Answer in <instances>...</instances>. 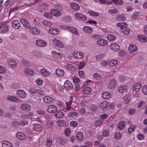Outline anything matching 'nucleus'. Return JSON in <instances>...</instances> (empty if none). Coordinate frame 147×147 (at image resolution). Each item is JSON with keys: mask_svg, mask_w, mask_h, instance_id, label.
<instances>
[{"mask_svg": "<svg viewBox=\"0 0 147 147\" xmlns=\"http://www.w3.org/2000/svg\"><path fill=\"white\" fill-rule=\"evenodd\" d=\"M92 91V88L89 87H86L82 90V92L84 94H89Z\"/></svg>", "mask_w": 147, "mask_h": 147, "instance_id": "36", "label": "nucleus"}, {"mask_svg": "<svg viewBox=\"0 0 147 147\" xmlns=\"http://www.w3.org/2000/svg\"><path fill=\"white\" fill-rule=\"evenodd\" d=\"M136 129V126L134 125H131L128 129V132L129 134L131 133L132 132L134 131Z\"/></svg>", "mask_w": 147, "mask_h": 147, "instance_id": "46", "label": "nucleus"}, {"mask_svg": "<svg viewBox=\"0 0 147 147\" xmlns=\"http://www.w3.org/2000/svg\"><path fill=\"white\" fill-rule=\"evenodd\" d=\"M76 17L78 19L83 20H85L86 19V17L83 14L77 13L75 14Z\"/></svg>", "mask_w": 147, "mask_h": 147, "instance_id": "14", "label": "nucleus"}, {"mask_svg": "<svg viewBox=\"0 0 147 147\" xmlns=\"http://www.w3.org/2000/svg\"><path fill=\"white\" fill-rule=\"evenodd\" d=\"M122 136L120 132H117L115 135V138L116 139H120Z\"/></svg>", "mask_w": 147, "mask_h": 147, "instance_id": "59", "label": "nucleus"}, {"mask_svg": "<svg viewBox=\"0 0 147 147\" xmlns=\"http://www.w3.org/2000/svg\"><path fill=\"white\" fill-rule=\"evenodd\" d=\"M88 13L90 15L95 17L98 16V13L96 12H94L92 11H88Z\"/></svg>", "mask_w": 147, "mask_h": 147, "instance_id": "55", "label": "nucleus"}, {"mask_svg": "<svg viewBox=\"0 0 147 147\" xmlns=\"http://www.w3.org/2000/svg\"><path fill=\"white\" fill-rule=\"evenodd\" d=\"M31 108L30 105L28 104H23L21 106V109L24 111H29L30 109Z\"/></svg>", "mask_w": 147, "mask_h": 147, "instance_id": "8", "label": "nucleus"}, {"mask_svg": "<svg viewBox=\"0 0 147 147\" xmlns=\"http://www.w3.org/2000/svg\"><path fill=\"white\" fill-rule=\"evenodd\" d=\"M16 135L18 138L21 140H24L26 137L25 134L24 133L21 132L17 133Z\"/></svg>", "mask_w": 147, "mask_h": 147, "instance_id": "20", "label": "nucleus"}, {"mask_svg": "<svg viewBox=\"0 0 147 147\" xmlns=\"http://www.w3.org/2000/svg\"><path fill=\"white\" fill-rule=\"evenodd\" d=\"M109 105V103L107 101H104L100 105V107L102 109H106Z\"/></svg>", "mask_w": 147, "mask_h": 147, "instance_id": "19", "label": "nucleus"}, {"mask_svg": "<svg viewBox=\"0 0 147 147\" xmlns=\"http://www.w3.org/2000/svg\"><path fill=\"white\" fill-rule=\"evenodd\" d=\"M142 87L141 83H138L135 84L133 88V90L136 92L138 91Z\"/></svg>", "mask_w": 147, "mask_h": 147, "instance_id": "23", "label": "nucleus"}, {"mask_svg": "<svg viewBox=\"0 0 147 147\" xmlns=\"http://www.w3.org/2000/svg\"><path fill=\"white\" fill-rule=\"evenodd\" d=\"M2 147H13L12 144L10 142L7 141H4L2 143Z\"/></svg>", "mask_w": 147, "mask_h": 147, "instance_id": "21", "label": "nucleus"}, {"mask_svg": "<svg viewBox=\"0 0 147 147\" xmlns=\"http://www.w3.org/2000/svg\"><path fill=\"white\" fill-rule=\"evenodd\" d=\"M66 69L69 71H74L76 69L75 67L72 64L67 63L66 65Z\"/></svg>", "mask_w": 147, "mask_h": 147, "instance_id": "25", "label": "nucleus"}, {"mask_svg": "<svg viewBox=\"0 0 147 147\" xmlns=\"http://www.w3.org/2000/svg\"><path fill=\"white\" fill-rule=\"evenodd\" d=\"M113 2L116 5H120L123 3L122 0H113Z\"/></svg>", "mask_w": 147, "mask_h": 147, "instance_id": "48", "label": "nucleus"}, {"mask_svg": "<svg viewBox=\"0 0 147 147\" xmlns=\"http://www.w3.org/2000/svg\"><path fill=\"white\" fill-rule=\"evenodd\" d=\"M117 26L121 28L122 32L124 34L127 35L129 34L130 30L127 26L126 23H119L117 24Z\"/></svg>", "mask_w": 147, "mask_h": 147, "instance_id": "1", "label": "nucleus"}, {"mask_svg": "<svg viewBox=\"0 0 147 147\" xmlns=\"http://www.w3.org/2000/svg\"><path fill=\"white\" fill-rule=\"evenodd\" d=\"M13 27L15 29H19L20 27V22L17 20H13L12 22Z\"/></svg>", "mask_w": 147, "mask_h": 147, "instance_id": "7", "label": "nucleus"}, {"mask_svg": "<svg viewBox=\"0 0 147 147\" xmlns=\"http://www.w3.org/2000/svg\"><path fill=\"white\" fill-rule=\"evenodd\" d=\"M110 48L114 51H117L119 49V46L116 43H113L110 45Z\"/></svg>", "mask_w": 147, "mask_h": 147, "instance_id": "12", "label": "nucleus"}, {"mask_svg": "<svg viewBox=\"0 0 147 147\" xmlns=\"http://www.w3.org/2000/svg\"><path fill=\"white\" fill-rule=\"evenodd\" d=\"M125 126V122L121 121L119 122L118 125V128L120 130L123 129Z\"/></svg>", "mask_w": 147, "mask_h": 147, "instance_id": "42", "label": "nucleus"}, {"mask_svg": "<svg viewBox=\"0 0 147 147\" xmlns=\"http://www.w3.org/2000/svg\"><path fill=\"white\" fill-rule=\"evenodd\" d=\"M105 56V54L104 53H100L99 55H96V58L97 60L99 61L103 59Z\"/></svg>", "mask_w": 147, "mask_h": 147, "instance_id": "52", "label": "nucleus"}, {"mask_svg": "<svg viewBox=\"0 0 147 147\" xmlns=\"http://www.w3.org/2000/svg\"><path fill=\"white\" fill-rule=\"evenodd\" d=\"M122 98L125 104L128 103L130 101V97L128 94L124 96Z\"/></svg>", "mask_w": 147, "mask_h": 147, "instance_id": "38", "label": "nucleus"}, {"mask_svg": "<svg viewBox=\"0 0 147 147\" xmlns=\"http://www.w3.org/2000/svg\"><path fill=\"white\" fill-rule=\"evenodd\" d=\"M40 72L41 74L45 76H49L50 75V72L45 68L42 69L40 70Z\"/></svg>", "mask_w": 147, "mask_h": 147, "instance_id": "35", "label": "nucleus"}, {"mask_svg": "<svg viewBox=\"0 0 147 147\" xmlns=\"http://www.w3.org/2000/svg\"><path fill=\"white\" fill-rule=\"evenodd\" d=\"M76 137L77 139L80 141H82L84 139L83 134L81 132H78L76 135Z\"/></svg>", "mask_w": 147, "mask_h": 147, "instance_id": "33", "label": "nucleus"}, {"mask_svg": "<svg viewBox=\"0 0 147 147\" xmlns=\"http://www.w3.org/2000/svg\"><path fill=\"white\" fill-rule=\"evenodd\" d=\"M42 24L44 25L47 27H50L51 25V23L49 21L47 20H44L42 22Z\"/></svg>", "mask_w": 147, "mask_h": 147, "instance_id": "45", "label": "nucleus"}, {"mask_svg": "<svg viewBox=\"0 0 147 147\" xmlns=\"http://www.w3.org/2000/svg\"><path fill=\"white\" fill-rule=\"evenodd\" d=\"M51 13L54 16H58L61 14V12L56 9H53L51 11Z\"/></svg>", "mask_w": 147, "mask_h": 147, "instance_id": "27", "label": "nucleus"}, {"mask_svg": "<svg viewBox=\"0 0 147 147\" xmlns=\"http://www.w3.org/2000/svg\"><path fill=\"white\" fill-rule=\"evenodd\" d=\"M44 102L48 104L51 103L53 100V98L51 97L47 96L44 97L43 98Z\"/></svg>", "mask_w": 147, "mask_h": 147, "instance_id": "11", "label": "nucleus"}, {"mask_svg": "<svg viewBox=\"0 0 147 147\" xmlns=\"http://www.w3.org/2000/svg\"><path fill=\"white\" fill-rule=\"evenodd\" d=\"M64 86L67 90H72L73 87L71 83L68 80H66L64 84Z\"/></svg>", "mask_w": 147, "mask_h": 147, "instance_id": "5", "label": "nucleus"}, {"mask_svg": "<svg viewBox=\"0 0 147 147\" xmlns=\"http://www.w3.org/2000/svg\"><path fill=\"white\" fill-rule=\"evenodd\" d=\"M42 129L41 125L39 124H34L33 127V129L36 131H39Z\"/></svg>", "mask_w": 147, "mask_h": 147, "instance_id": "34", "label": "nucleus"}, {"mask_svg": "<svg viewBox=\"0 0 147 147\" xmlns=\"http://www.w3.org/2000/svg\"><path fill=\"white\" fill-rule=\"evenodd\" d=\"M57 108L55 106L53 105H50L47 108V111L49 113H54L57 111Z\"/></svg>", "mask_w": 147, "mask_h": 147, "instance_id": "4", "label": "nucleus"}, {"mask_svg": "<svg viewBox=\"0 0 147 147\" xmlns=\"http://www.w3.org/2000/svg\"><path fill=\"white\" fill-rule=\"evenodd\" d=\"M33 53L37 57H40L41 55V54L40 51L38 50H35L33 51Z\"/></svg>", "mask_w": 147, "mask_h": 147, "instance_id": "51", "label": "nucleus"}, {"mask_svg": "<svg viewBox=\"0 0 147 147\" xmlns=\"http://www.w3.org/2000/svg\"><path fill=\"white\" fill-rule=\"evenodd\" d=\"M71 19V18L70 16H67L63 18V20L64 22H68L70 21Z\"/></svg>", "mask_w": 147, "mask_h": 147, "instance_id": "54", "label": "nucleus"}, {"mask_svg": "<svg viewBox=\"0 0 147 147\" xmlns=\"http://www.w3.org/2000/svg\"><path fill=\"white\" fill-rule=\"evenodd\" d=\"M71 7L75 10L77 11L79 9V5L76 3H71L70 5Z\"/></svg>", "mask_w": 147, "mask_h": 147, "instance_id": "39", "label": "nucleus"}, {"mask_svg": "<svg viewBox=\"0 0 147 147\" xmlns=\"http://www.w3.org/2000/svg\"><path fill=\"white\" fill-rule=\"evenodd\" d=\"M107 38L110 41H113L116 39V37L113 34H109L108 35Z\"/></svg>", "mask_w": 147, "mask_h": 147, "instance_id": "49", "label": "nucleus"}, {"mask_svg": "<svg viewBox=\"0 0 147 147\" xmlns=\"http://www.w3.org/2000/svg\"><path fill=\"white\" fill-rule=\"evenodd\" d=\"M6 21L0 23V32L2 33L7 32L9 30Z\"/></svg>", "mask_w": 147, "mask_h": 147, "instance_id": "2", "label": "nucleus"}, {"mask_svg": "<svg viewBox=\"0 0 147 147\" xmlns=\"http://www.w3.org/2000/svg\"><path fill=\"white\" fill-rule=\"evenodd\" d=\"M129 51L130 52L133 53L136 51L137 50V48L135 45L131 44L128 48Z\"/></svg>", "mask_w": 147, "mask_h": 147, "instance_id": "24", "label": "nucleus"}, {"mask_svg": "<svg viewBox=\"0 0 147 147\" xmlns=\"http://www.w3.org/2000/svg\"><path fill=\"white\" fill-rule=\"evenodd\" d=\"M97 43L99 46H104L107 44L108 42L103 39H100L98 40Z\"/></svg>", "mask_w": 147, "mask_h": 147, "instance_id": "10", "label": "nucleus"}, {"mask_svg": "<svg viewBox=\"0 0 147 147\" xmlns=\"http://www.w3.org/2000/svg\"><path fill=\"white\" fill-rule=\"evenodd\" d=\"M8 63L9 66L11 67L14 68L16 67V66L17 63L13 59H9L8 60Z\"/></svg>", "mask_w": 147, "mask_h": 147, "instance_id": "22", "label": "nucleus"}, {"mask_svg": "<svg viewBox=\"0 0 147 147\" xmlns=\"http://www.w3.org/2000/svg\"><path fill=\"white\" fill-rule=\"evenodd\" d=\"M65 28L72 33L75 34L76 35H77L78 34V31L74 27L67 26L66 27L65 26Z\"/></svg>", "mask_w": 147, "mask_h": 147, "instance_id": "15", "label": "nucleus"}, {"mask_svg": "<svg viewBox=\"0 0 147 147\" xmlns=\"http://www.w3.org/2000/svg\"><path fill=\"white\" fill-rule=\"evenodd\" d=\"M64 116L63 113L62 112H59L57 114L55 115V117L60 118Z\"/></svg>", "mask_w": 147, "mask_h": 147, "instance_id": "50", "label": "nucleus"}, {"mask_svg": "<svg viewBox=\"0 0 147 147\" xmlns=\"http://www.w3.org/2000/svg\"><path fill=\"white\" fill-rule=\"evenodd\" d=\"M116 82L115 80L114 79H112L110 82L109 85L108 87L111 89L114 88L116 86Z\"/></svg>", "mask_w": 147, "mask_h": 147, "instance_id": "17", "label": "nucleus"}, {"mask_svg": "<svg viewBox=\"0 0 147 147\" xmlns=\"http://www.w3.org/2000/svg\"><path fill=\"white\" fill-rule=\"evenodd\" d=\"M7 99L10 101L16 102H18L19 100V98L14 96H9L7 97Z\"/></svg>", "mask_w": 147, "mask_h": 147, "instance_id": "29", "label": "nucleus"}, {"mask_svg": "<svg viewBox=\"0 0 147 147\" xmlns=\"http://www.w3.org/2000/svg\"><path fill=\"white\" fill-rule=\"evenodd\" d=\"M31 32L33 34H38L40 32L39 30L35 27H32L31 28Z\"/></svg>", "mask_w": 147, "mask_h": 147, "instance_id": "44", "label": "nucleus"}, {"mask_svg": "<svg viewBox=\"0 0 147 147\" xmlns=\"http://www.w3.org/2000/svg\"><path fill=\"white\" fill-rule=\"evenodd\" d=\"M126 18L123 15H119L117 17V19L120 21H124L126 20Z\"/></svg>", "mask_w": 147, "mask_h": 147, "instance_id": "43", "label": "nucleus"}, {"mask_svg": "<svg viewBox=\"0 0 147 147\" xmlns=\"http://www.w3.org/2000/svg\"><path fill=\"white\" fill-rule=\"evenodd\" d=\"M90 110L92 111H96L97 109V107L95 105L92 104L90 107Z\"/></svg>", "mask_w": 147, "mask_h": 147, "instance_id": "58", "label": "nucleus"}, {"mask_svg": "<svg viewBox=\"0 0 147 147\" xmlns=\"http://www.w3.org/2000/svg\"><path fill=\"white\" fill-rule=\"evenodd\" d=\"M55 74L58 76H63L64 74V72L62 69L58 68L55 71Z\"/></svg>", "mask_w": 147, "mask_h": 147, "instance_id": "26", "label": "nucleus"}, {"mask_svg": "<svg viewBox=\"0 0 147 147\" xmlns=\"http://www.w3.org/2000/svg\"><path fill=\"white\" fill-rule=\"evenodd\" d=\"M83 29L85 32L89 34L92 33L93 31L92 28L89 26H85Z\"/></svg>", "mask_w": 147, "mask_h": 147, "instance_id": "30", "label": "nucleus"}, {"mask_svg": "<svg viewBox=\"0 0 147 147\" xmlns=\"http://www.w3.org/2000/svg\"><path fill=\"white\" fill-rule=\"evenodd\" d=\"M94 77L96 80H99L101 78V76L99 74L95 73L94 74Z\"/></svg>", "mask_w": 147, "mask_h": 147, "instance_id": "64", "label": "nucleus"}, {"mask_svg": "<svg viewBox=\"0 0 147 147\" xmlns=\"http://www.w3.org/2000/svg\"><path fill=\"white\" fill-rule=\"evenodd\" d=\"M102 96L104 99H107L111 97V94L108 92H105L102 94Z\"/></svg>", "mask_w": 147, "mask_h": 147, "instance_id": "31", "label": "nucleus"}, {"mask_svg": "<svg viewBox=\"0 0 147 147\" xmlns=\"http://www.w3.org/2000/svg\"><path fill=\"white\" fill-rule=\"evenodd\" d=\"M108 11L111 13L115 14L118 13L119 12V11L117 9H109Z\"/></svg>", "mask_w": 147, "mask_h": 147, "instance_id": "57", "label": "nucleus"}, {"mask_svg": "<svg viewBox=\"0 0 147 147\" xmlns=\"http://www.w3.org/2000/svg\"><path fill=\"white\" fill-rule=\"evenodd\" d=\"M41 90L40 89H31L30 90V92L32 94H36L37 93H40L41 92Z\"/></svg>", "mask_w": 147, "mask_h": 147, "instance_id": "53", "label": "nucleus"}, {"mask_svg": "<svg viewBox=\"0 0 147 147\" xmlns=\"http://www.w3.org/2000/svg\"><path fill=\"white\" fill-rule=\"evenodd\" d=\"M66 122L64 120H59L57 122V124L59 127H63L65 125Z\"/></svg>", "mask_w": 147, "mask_h": 147, "instance_id": "37", "label": "nucleus"}, {"mask_svg": "<svg viewBox=\"0 0 147 147\" xmlns=\"http://www.w3.org/2000/svg\"><path fill=\"white\" fill-rule=\"evenodd\" d=\"M142 90L144 94H147V85L144 86L142 88Z\"/></svg>", "mask_w": 147, "mask_h": 147, "instance_id": "60", "label": "nucleus"}, {"mask_svg": "<svg viewBox=\"0 0 147 147\" xmlns=\"http://www.w3.org/2000/svg\"><path fill=\"white\" fill-rule=\"evenodd\" d=\"M127 88V87L125 86H121L119 88V92L122 94L123 93L126 91Z\"/></svg>", "mask_w": 147, "mask_h": 147, "instance_id": "40", "label": "nucleus"}, {"mask_svg": "<svg viewBox=\"0 0 147 147\" xmlns=\"http://www.w3.org/2000/svg\"><path fill=\"white\" fill-rule=\"evenodd\" d=\"M36 83L38 85L40 86L43 83L42 80L40 78H38L36 81Z\"/></svg>", "mask_w": 147, "mask_h": 147, "instance_id": "63", "label": "nucleus"}, {"mask_svg": "<svg viewBox=\"0 0 147 147\" xmlns=\"http://www.w3.org/2000/svg\"><path fill=\"white\" fill-rule=\"evenodd\" d=\"M6 71V68L0 65V73H5Z\"/></svg>", "mask_w": 147, "mask_h": 147, "instance_id": "62", "label": "nucleus"}, {"mask_svg": "<svg viewBox=\"0 0 147 147\" xmlns=\"http://www.w3.org/2000/svg\"><path fill=\"white\" fill-rule=\"evenodd\" d=\"M103 121L100 119H98L95 123V125L96 127H99L103 123Z\"/></svg>", "mask_w": 147, "mask_h": 147, "instance_id": "61", "label": "nucleus"}, {"mask_svg": "<svg viewBox=\"0 0 147 147\" xmlns=\"http://www.w3.org/2000/svg\"><path fill=\"white\" fill-rule=\"evenodd\" d=\"M74 56L76 58L82 59L84 56V54L81 52H74L73 54Z\"/></svg>", "mask_w": 147, "mask_h": 147, "instance_id": "9", "label": "nucleus"}, {"mask_svg": "<svg viewBox=\"0 0 147 147\" xmlns=\"http://www.w3.org/2000/svg\"><path fill=\"white\" fill-rule=\"evenodd\" d=\"M17 93L18 96L20 98H24L26 96V94L23 90H18L17 91Z\"/></svg>", "mask_w": 147, "mask_h": 147, "instance_id": "16", "label": "nucleus"}, {"mask_svg": "<svg viewBox=\"0 0 147 147\" xmlns=\"http://www.w3.org/2000/svg\"><path fill=\"white\" fill-rule=\"evenodd\" d=\"M53 54V56L55 58H57L59 59H61L62 54L59 53H58L55 51H53L52 52Z\"/></svg>", "mask_w": 147, "mask_h": 147, "instance_id": "18", "label": "nucleus"}, {"mask_svg": "<svg viewBox=\"0 0 147 147\" xmlns=\"http://www.w3.org/2000/svg\"><path fill=\"white\" fill-rule=\"evenodd\" d=\"M49 33L53 35H57L59 33V30L56 28H53L49 30Z\"/></svg>", "mask_w": 147, "mask_h": 147, "instance_id": "28", "label": "nucleus"}, {"mask_svg": "<svg viewBox=\"0 0 147 147\" xmlns=\"http://www.w3.org/2000/svg\"><path fill=\"white\" fill-rule=\"evenodd\" d=\"M36 43L37 45L40 47H44L47 45V42L45 40L41 39L37 40Z\"/></svg>", "mask_w": 147, "mask_h": 147, "instance_id": "6", "label": "nucleus"}, {"mask_svg": "<svg viewBox=\"0 0 147 147\" xmlns=\"http://www.w3.org/2000/svg\"><path fill=\"white\" fill-rule=\"evenodd\" d=\"M53 41L54 44L56 46L60 48H62L63 47V44L60 41L56 39H54Z\"/></svg>", "mask_w": 147, "mask_h": 147, "instance_id": "32", "label": "nucleus"}, {"mask_svg": "<svg viewBox=\"0 0 147 147\" xmlns=\"http://www.w3.org/2000/svg\"><path fill=\"white\" fill-rule=\"evenodd\" d=\"M118 61L116 59L111 60L109 62L110 65L112 66H114L117 63Z\"/></svg>", "mask_w": 147, "mask_h": 147, "instance_id": "47", "label": "nucleus"}, {"mask_svg": "<svg viewBox=\"0 0 147 147\" xmlns=\"http://www.w3.org/2000/svg\"><path fill=\"white\" fill-rule=\"evenodd\" d=\"M52 141L51 138H49L48 139L46 143V145L48 147L50 146L52 144Z\"/></svg>", "mask_w": 147, "mask_h": 147, "instance_id": "56", "label": "nucleus"}, {"mask_svg": "<svg viewBox=\"0 0 147 147\" xmlns=\"http://www.w3.org/2000/svg\"><path fill=\"white\" fill-rule=\"evenodd\" d=\"M138 38L139 41L142 42L147 41V37L143 35H139L138 36Z\"/></svg>", "mask_w": 147, "mask_h": 147, "instance_id": "41", "label": "nucleus"}, {"mask_svg": "<svg viewBox=\"0 0 147 147\" xmlns=\"http://www.w3.org/2000/svg\"><path fill=\"white\" fill-rule=\"evenodd\" d=\"M24 72L27 75L29 76H32L34 74V72L32 69L29 68H26L24 70Z\"/></svg>", "mask_w": 147, "mask_h": 147, "instance_id": "13", "label": "nucleus"}, {"mask_svg": "<svg viewBox=\"0 0 147 147\" xmlns=\"http://www.w3.org/2000/svg\"><path fill=\"white\" fill-rule=\"evenodd\" d=\"M22 24L26 28L30 29L31 28V25L30 22L24 18H22L20 20Z\"/></svg>", "mask_w": 147, "mask_h": 147, "instance_id": "3", "label": "nucleus"}]
</instances>
